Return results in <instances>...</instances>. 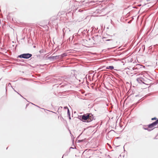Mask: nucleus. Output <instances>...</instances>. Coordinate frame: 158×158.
I'll list each match as a JSON object with an SVG mask.
<instances>
[{
  "label": "nucleus",
  "instance_id": "4",
  "mask_svg": "<svg viewBox=\"0 0 158 158\" xmlns=\"http://www.w3.org/2000/svg\"><path fill=\"white\" fill-rule=\"evenodd\" d=\"M158 124V119L154 122L148 125V127L149 128H153L154 127H155Z\"/></svg>",
  "mask_w": 158,
  "mask_h": 158
},
{
  "label": "nucleus",
  "instance_id": "2",
  "mask_svg": "<svg viewBox=\"0 0 158 158\" xmlns=\"http://www.w3.org/2000/svg\"><path fill=\"white\" fill-rule=\"evenodd\" d=\"M32 55L29 53L23 54L18 56V57L23 58L26 59H28L31 57Z\"/></svg>",
  "mask_w": 158,
  "mask_h": 158
},
{
  "label": "nucleus",
  "instance_id": "3",
  "mask_svg": "<svg viewBox=\"0 0 158 158\" xmlns=\"http://www.w3.org/2000/svg\"><path fill=\"white\" fill-rule=\"evenodd\" d=\"M67 56V54L66 53H64L61 55L56 56H52V58L53 59H58L59 58H62L64 56Z\"/></svg>",
  "mask_w": 158,
  "mask_h": 158
},
{
  "label": "nucleus",
  "instance_id": "10",
  "mask_svg": "<svg viewBox=\"0 0 158 158\" xmlns=\"http://www.w3.org/2000/svg\"><path fill=\"white\" fill-rule=\"evenodd\" d=\"M91 156H90L89 157V158H91Z\"/></svg>",
  "mask_w": 158,
  "mask_h": 158
},
{
  "label": "nucleus",
  "instance_id": "7",
  "mask_svg": "<svg viewBox=\"0 0 158 158\" xmlns=\"http://www.w3.org/2000/svg\"><path fill=\"white\" fill-rule=\"evenodd\" d=\"M89 154V152H86V151H84L83 153V155L84 156H85V155L88 154Z\"/></svg>",
  "mask_w": 158,
  "mask_h": 158
},
{
  "label": "nucleus",
  "instance_id": "1",
  "mask_svg": "<svg viewBox=\"0 0 158 158\" xmlns=\"http://www.w3.org/2000/svg\"><path fill=\"white\" fill-rule=\"evenodd\" d=\"M93 115L91 114H84L81 116L82 120L84 122H90L93 120Z\"/></svg>",
  "mask_w": 158,
  "mask_h": 158
},
{
  "label": "nucleus",
  "instance_id": "6",
  "mask_svg": "<svg viewBox=\"0 0 158 158\" xmlns=\"http://www.w3.org/2000/svg\"><path fill=\"white\" fill-rule=\"evenodd\" d=\"M114 69V67L113 66H110L106 67V69H110L111 70L113 69Z\"/></svg>",
  "mask_w": 158,
  "mask_h": 158
},
{
  "label": "nucleus",
  "instance_id": "8",
  "mask_svg": "<svg viewBox=\"0 0 158 158\" xmlns=\"http://www.w3.org/2000/svg\"><path fill=\"white\" fill-rule=\"evenodd\" d=\"M156 118H152V120H156Z\"/></svg>",
  "mask_w": 158,
  "mask_h": 158
},
{
  "label": "nucleus",
  "instance_id": "9",
  "mask_svg": "<svg viewBox=\"0 0 158 158\" xmlns=\"http://www.w3.org/2000/svg\"><path fill=\"white\" fill-rule=\"evenodd\" d=\"M68 112H69V110L68 109Z\"/></svg>",
  "mask_w": 158,
  "mask_h": 158
},
{
  "label": "nucleus",
  "instance_id": "5",
  "mask_svg": "<svg viewBox=\"0 0 158 158\" xmlns=\"http://www.w3.org/2000/svg\"><path fill=\"white\" fill-rule=\"evenodd\" d=\"M143 79L141 77H140L139 78H138L137 79V81L139 83H141V82H143Z\"/></svg>",
  "mask_w": 158,
  "mask_h": 158
}]
</instances>
